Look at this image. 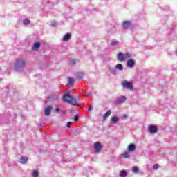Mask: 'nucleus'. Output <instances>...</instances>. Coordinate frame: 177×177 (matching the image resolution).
I'll return each mask as SVG.
<instances>
[{"label":"nucleus","instance_id":"f257e3e1","mask_svg":"<svg viewBox=\"0 0 177 177\" xmlns=\"http://www.w3.org/2000/svg\"><path fill=\"white\" fill-rule=\"evenodd\" d=\"M64 102L72 104V106H80L77 102V99L73 97V96L68 95V94H64L62 97Z\"/></svg>","mask_w":177,"mask_h":177},{"label":"nucleus","instance_id":"f03ea898","mask_svg":"<svg viewBox=\"0 0 177 177\" xmlns=\"http://www.w3.org/2000/svg\"><path fill=\"white\" fill-rule=\"evenodd\" d=\"M26 67V62L23 59H17L15 68L17 71H23Z\"/></svg>","mask_w":177,"mask_h":177},{"label":"nucleus","instance_id":"7ed1b4c3","mask_svg":"<svg viewBox=\"0 0 177 177\" xmlns=\"http://www.w3.org/2000/svg\"><path fill=\"white\" fill-rule=\"evenodd\" d=\"M122 85L123 88H126L127 89H129L130 91L133 90V85H132V83L131 82L124 80L122 82Z\"/></svg>","mask_w":177,"mask_h":177},{"label":"nucleus","instance_id":"20e7f679","mask_svg":"<svg viewBox=\"0 0 177 177\" xmlns=\"http://www.w3.org/2000/svg\"><path fill=\"white\" fill-rule=\"evenodd\" d=\"M126 101H127V97L121 96L120 97L118 98L115 101V104H122V103H124Z\"/></svg>","mask_w":177,"mask_h":177},{"label":"nucleus","instance_id":"39448f33","mask_svg":"<svg viewBox=\"0 0 177 177\" xmlns=\"http://www.w3.org/2000/svg\"><path fill=\"white\" fill-rule=\"evenodd\" d=\"M94 150L96 153L100 152V150H102V144L99 142H96L94 145Z\"/></svg>","mask_w":177,"mask_h":177},{"label":"nucleus","instance_id":"423d86ee","mask_svg":"<svg viewBox=\"0 0 177 177\" xmlns=\"http://www.w3.org/2000/svg\"><path fill=\"white\" fill-rule=\"evenodd\" d=\"M50 113H52V106H48L44 109V114L46 116L50 115Z\"/></svg>","mask_w":177,"mask_h":177},{"label":"nucleus","instance_id":"0eeeda50","mask_svg":"<svg viewBox=\"0 0 177 177\" xmlns=\"http://www.w3.org/2000/svg\"><path fill=\"white\" fill-rule=\"evenodd\" d=\"M148 129L150 133H156L158 131L157 127L154 125L149 126Z\"/></svg>","mask_w":177,"mask_h":177},{"label":"nucleus","instance_id":"6e6552de","mask_svg":"<svg viewBox=\"0 0 177 177\" xmlns=\"http://www.w3.org/2000/svg\"><path fill=\"white\" fill-rule=\"evenodd\" d=\"M127 67H130V68H132L135 66V60L130 59L127 61Z\"/></svg>","mask_w":177,"mask_h":177},{"label":"nucleus","instance_id":"1a4fd4ad","mask_svg":"<svg viewBox=\"0 0 177 177\" xmlns=\"http://www.w3.org/2000/svg\"><path fill=\"white\" fill-rule=\"evenodd\" d=\"M27 161H28V158L26 156H22L19 159L21 164H27Z\"/></svg>","mask_w":177,"mask_h":177},{"label":"nucleus","instance_id":"9d476101","mask_svg":"<svg viewBox=\"0 0 177 177\" xmlns=\"http://www.w3.org/2000/svg\"><path fill=\"white\" fill-rule=\"evenodd\" d=\"M39 46H41V43L36 42L33 44V46L32 47V50H38L39 49Z\"/></svg>","mask_w":177,"mask_h":177},{"label":"nucleus","instance_id":"9b49d317","mask_svg":"<svg viewBox=\"0 0 177 177\" xmlns=\"http://www.w3.org/2000/svg\"><path fill=\"white\" fill-rule=\"evenodd\" d=\"M136 150V146L134 144H130L128 147L129 151H135Z\"/></svg>","mask_w":177,"mask_h":177},{"label":"nucleus","instance_id":"f8f14e48","mask_svg":"<svg viewBox=\"0 0 177 177\" xmlns=\"http://www.w3.org/2000/svg\"><path fill=\"white\" fill-rule=\"evenodd\" d=\"M118 59L120 62H124V54H122V53H119L118 55Z\"/></svg>","mask_w":177,"mask_h":177},{"label":"nucleus","instance_id":"ddd939ff","mask_svg":"<svg viewBox=\"0 0 177 177\" xmlns=\"http://www.w3.org/2000/svg\"><path fill=\"white\" fill-rule=\"evenodd\" d=\"M131 21H127L123 23V28H128V27H129V26H131Z\"/></svg>","mask_w":177,"mask_h":177},{"label":"nucleus","instance_id":"4468645a","mask_svg":"<svg viewBox=\"0 0 177 177\" xmlns=\"http://www.w3.org/2000/svg\"><path fill=\"white\" fill-rule=\"evenodd\" d=\"M70 38H71V35H70V33H66L63 38V41H68Z\"/></svg>","mask_w":177,"mask_h":177},{"label":"nucleus","instance_id":"2eb2a0df","mask_svg":"<svg viewBox=\"0 0 177 177\" xmlns=\"http://www.w3.org/2000/svg\"><path fill=\"white\" fill-rule=\"evenodd\" d=\"M74 82H75V80H74V77H68V84L69 85H74Z\"/></svg>","mask_w":177,"mask_h":177},{"label":"nucleus","instance_id":"dca6fc26","mask_svg":"<svg viewBox=\"0 0 177 177\" xmlns=\"http://www.w3.org/2000/svg\"><path fill=\"white\" fill-rule=\"evenodd\" d=\"M111 121L113 122V124H115V122H118V120H120V118L118 116H113L111 118Z\"/></svg>","mask_w":177,"mask_h":177},{"label":"nucleus","instance_id":"f3484780","mask_svg":"<svg viewBox=\"0 0 177 177\" xmlns=\"http://www.w3.org/2000/svg\"><path fill=\"white\" fill-rule=\"evenodd\" d=\"M115 67L117 70H120V71H122L124 70V66L121 64H118Z\"/></svg>","mask_w":177,"mask_h":177},{"label":"nucleus","instance_id":"a211bd4d","mask_svg":"<svg viewBox=\"0 0 177 177\" xmlns=\"http://www.w3.org/2000/svg\"><path fill=\"white\" fill-rule=\"evenodd\" d=\"M75 78H77V80H81V78H82V72H79L76 73Z\"/></svg>","mask_w":177,"mask_h":177},{"label":"nucleus","instance_id":"6ab92c4d","mask_svg":"<svg viewBox=\"0 0 177 177\" xmlns=\"http://www.w3.org/2000/svg\"><path fill=\"white\" fill-rule=\"evenodd\" d=\"M111 115V111L109 110L104 115H103V118H107V117H109V115Z\"/></svg>","mask_w":177,"mask_h":177},{"label":"nucleus","instance_id":"aec40b11","mask_svg":"<svg viewBox=\"0 0 177 177\" xmlns=\"http://www.w3.org/2000/svg\"><path fill=\"white\" fill-rule=\"evenodd\" d=\"M32 175L33 177H38L39 176V173L38 172V171L35 170V171H33Z\"/></svg>","mask_w":177,"mask_h":177},{"label":"nucleus","instance_id":"412c9836","mask_svg":"<svg viewBox=\"0 0 177 177\" xmlns=\"http://www.w3.org/2000/svg\"><path fill=\"white\" fill-rule=\"evenodd\" d=\"M109 71L111 74H115V68L109 67Z\"/></svg>","mask_w":177,"mask_h":177},{"label":"nucleus","instance_id":"4be33fe9","mask_svg":"<svg viewBox=\"0 0 177 177\" xmlns=\"http://www.w3.org/2000/svg\"><path fill=\"white\" fill-rule=\"evenodd\" d=\"M128 174H127V171H122L120 172V177H127Z\"/></svg>","mask_w":177,"mask_h":177},{"label":"nucleus","instance_id":"5701e85b","mask_svg":"<svg viewBox=\"0 0 177 177\" xmlns=\"http://www.w3.org/2000/svg\"><path fill=\"white\" fill-rule=\"evenodd\" d=\"M133 172L134 174H138V172H139V169L137 167H133Z\"/></svg>","mask_w":177,"mask_h":177},{"label":"nucleus","instance_id":"b1692460","mask_svg":"<svg viewBox=\"0 0 177 177\" xmlns=\"http://www.w3.org/2000/svg\"><path fill=\"white\" fill-rule=\"evenodd\" d=\"M122 157H124V158H128V157H129V153H128V152H124V153L122 154Z\"/></svg>","mask_w":177,"mask_h":177},{"label":"nucleus","instance_id":"393cba45","mask_svg":"<svg viewBox=\"0 0 177 177\" xmlns=\"http://www.w3.org/2000/svg\"><path fill=\"white\" fill-rule=\"evenodd\" d=\"M23 24L25 25L30 24V19H24Z\"/></svg>","mask_w":177,"mask_h":177},{"label":"nucleus","instance_id":"a878e982","mask_svg":"<svg viewBox=\"0 0 177 177\" xmlns=\"http://www.w3.org/2000/svg\"><path fill=\"white\" fill-rule=\"evenodd\" d=\"M111 45H112L113 46H115L118 45V41H113L112 44H111Z\"/></svg>","mask_w":177,"mask_h":177},{"label":"nucleus","instance_id":"bb28decb","mask_svg":"<svg viewBox=\"0 0 177 177\" xmlns=\"http://www.w3.org/2000/svg\"><path fill=\"white\" fill-rule=\"evenodd\" d=\"M124 59H129V57H131V55H129V53L124 54Z\"/></svg>","mask_w":177,"mask_h":177},{"label":"nucleus","instance_id":"cd10ccee","mask_svg":"<svg viewBox=\"0 0 177 177\" xmlns=\"http://www.w3.org/2000/svg\"><path fill=\"white\" fill-rule=\"evenodd\" d=\"M51 26L53 27H56V26H57V23H56V21H53L51 23Z\"/></svg>","mask_w":177,"mask_h":177},{"label":"nucleus","instance_id":"c85d7f7f","mask_svg":"<svg viewBox=\"0 0 177 177\" xmlns=\"http://www.w3.org/2000/svg\"><path fill=\"white\" fill-rule=\"evenodd\" d=\"M70 64H72V65L75 64V60H74V59L71 60Z\"/></svg>","mask_w":177,"mask_h":177},{"label":"nucleus","instance_id":"c756f323","mask_svg":"<svg viewBox=\"0 0 177 177\" xmlns=\"http://www.w3.org/2000/svg\"><path fill=\"white\" fill-rule=\"evenodd\" d=\"M153 169H158V165L156 164L153 166Z\"/></svg>","mask_w":177,"mask_h":177},{"label":"nucleus","instance_id":"7c9ffc66","mask_svg":"<svg viewBox=\"0 0 177 177\" xmlns=\"http://www.w3.org/2000/svg\"><path fill=\"white\" fill-rule=\"evenodd\" d=\"M92 105H89L88 109V111H91V110H92Z\"/></svg>","mask_w":177,"mask_h":177},{"label":"nucleus","instance_id":"2f4dec72","mask_svg":"<svg viewBox=\"0 0 177 177\" xmlns=\"http://www.w3.org/2000/svg\"><path fill=\"white\" fill-rule=\"evenodd\" d=\"M78 115H75V117H74V120H75V121H78Z\"/></svg>","mask_w":177,"mask_h":177},{"label":"nucleus","instance_id":"473e14b6","mask_svg":"<svg viewBox=\"0 0 177 177\" xmlns=\"http://www.w3.org/2000/svg\"><path fill=\"white\" fill-rule=\"evenodd\" d=\"M65 95H68V96H70V95H71V91H67Z\"/></svg>","mask_w":177,"mask_h":177},{"label":"nucleus","instance_id":"72a5a7b5","mask_svg":"<svg viewBox=\"0 0 177 177\" xmlns=\"http://www.w3.org/2000/svg\"><path fill=\"white\" fill-rule=\"evenodd\" d=\"M70 124H71V122H67L66 127H67L68 128H70Z\"/></svg>","mask_w":177,"mask_h":177},{"label":"nucleus","instance_id":"f704fd0d","mask_svg":"<svg viewBox=\"0 0 177 177\" xmlns=\"http://www.w3.org/2000/svg\"><path fill=\"white\" fill-rule=\"evenodd\" d=\"M55 111H57V112L60 111V109H59V107H57V108L55 109Z\"/></svg>","mask_w":177,"mask_h":177}]
</instances>
